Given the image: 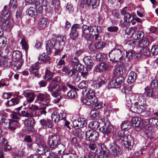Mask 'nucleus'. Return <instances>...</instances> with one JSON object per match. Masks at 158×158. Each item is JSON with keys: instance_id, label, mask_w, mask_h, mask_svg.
I'll use <instances>...</instances> for the list:
<instances>
[{"instance_id": "1", "label": "nucleus", "mask_w": 158, "mask_h": 158, "mask_svg": "<svg viewBox=\"0 0 158 158\" xmlns=\"http://www.w3.org/2000/svg\"><path fill=\"white\" fill-rule=\"evenodd\" d=\"M60 138L56 135H52L49 136L47 141V144L48 145L52 152L50 155L52 154V156L54 155H57L63 153L65 150L64 146L62 144L58 143Z\"/></svg>"}, {"instance_id": "2", "label": "nucleus", "mask_w": 158, "mask_h": 158, "mask_svg": "<svg viewBox=\"0 0 158 158\" xmlns=\"http://www.w3.org/2000/svg\"><path fill=\"white\" fill-rule=\"evenodd\" d=\"M6 6H4V10L1 15V20L3 29L7 32H10L13 26V21L12 20H8L10 16V13L6 9Z\"/></svg>"}, {"instance_id": "3", "label": "nucleus", "mask_w": 158, "mask_h": 158, "mask_svg": "<svg viewBox=\"0 0 158 158\" xmlns=\"http://www.w3.org/2000/svg\"><path fill=\"white\" fill-rule=\"evenodd\" d=\"M82 92L85 93L86 95L82 100L85 104L87 105H93L97 102V98L95 96V93L93 90L89 89H85V91L83 90Z\"/></svg>"}, {"instance_id": "4", "label": "nucleus", "mask_w": 158, "mask_h": 158, "mask_svg": "<svg viewBox=\"0 0 158 158\" xmlns=\"http://www.w3.org/2000/svg\"><path fill=\"white\" fill-rule=\"evenodd\" d=\"M48 91L50 92L52 95L56 98V99L54 100V102L57 103L60 101V94L59 93L60 90V87L58 84H50L48 86Z\"/></svg>"}, {"instance_id": "5", "label": "nucleus", "mask_w": 158, "mask_h": 158, "mask_svg": "<svg viewBox=\"0 0 158 158\" xmlns=\"http://www.w3.org/2000/svg\"><path fill=\"white\" fill-rule=\"evenodd\" d=\"M121 50L116 47H115L109 53V56L110 60L113 62H116L120 60L122 57Z\"/></svg>"}, {"instance_id": "6", "label": "nucleus", "mask_w": 158, "mask_h": 158, "mask_svg": "<svg viewBox=\"0 0 158 158\" xmlns=\"http://www.w3.org/2000/svg\"><path fill=\"white\" fill-rule=\"evenodd\" d=\"M82 36L87 40H90L94 31L92 26H88L83 24L82 27Z\"/></svg>"}, {"instance_id": "7", "label": "nucleus", "mask_w": 158, "mask_h": 158, "mask_svg": "<svg viewBox=\"0 0 158 158\" xmlns=\"http://www.w3.org/2000/svg\"><path fill=\"white\" fill-rule=\"evenodd\" d=\"M125 104L128 107H130L132 105L131 100L138 101V102L141 103L144 99L140 95L138 94H132L131 97L128 95L125 96Z\"/></svg>"}, {"instance_id": "8", "label": "nucleus", "mask_w": 158, "mask_h": 158, "mask_svg": "<svg viewBox=\"0 0 158 158\" xmlns=\"http://www.w3.org/2000/svg\"><path fill=\"white\" fill-rule=\"evenodd\" d=\"M63 42V44H64L63 38L61 37H56V39H52V41L49 40L48 41L46 44L47 52L48 54H50L52 52V49L54 48L55 45L57 42Z\"/></svg>"}, {"instance_id": "9", "label": "nucleus", "mask_w": 158, "mask_h": 158, "mask_svg": "<svg viewBox=\"0 0 158 158\" xmlns=\"http://www.w3.org/2000/svg\"><path fill=\"white\" fill-rule=\"evenodd\" d=\"M104 123L105 125L100 128L99 130L105 135V136L106 135L107 137H110L111 136V134L114 131L113 127L108 122L107 123L104 122Z\"/></svg>"}, {"instance_id": "10", "label": "nucleus", "mask_w": 158, "mask_h": 158, "mask_svg": "<svg viewBox=\"0 0 158 158\" xmlns=\"http://www.w3.org/2000/svg\"><path fill=\"white\" fill-rule=\"evenodd\" d=\"M124 82L123 77H120L116 79L112 77L111 80L109 82V85L112 88H118L123 84Z\"/></svg>"}, {"instance_id": "11", "label": "nucleus", "mask_w": 158, "mask_h": 158, "mask_svg": "<svg viewBox=\"0 0 158 158\" xmlns=\"http://www.w3.org/2000/svg\"><path fill=\"white\" fill-rule=\"evenodd\" d=\"M134 141L133 137L130 135H124L123 137L122 143H123L126 147L129 150L132 148Z\"/></svg>"}, {"instance_id": "12", "label": "nucleus", "mask_w": 158, "mask_h": 158, "mask_svg": "<svg viewBox=\"0 0 158 158\" xmlns=\"http://www.w3.org/2000/svg\"><path fill=\"white\" fill-rule=\"evenodd\" d=\"M117 144L114 143L109 145L110 152L111 155L114 157H118L122 153L121 149L117 146Z\"/></svg>"}, {"instance_id": "13", "label": "nucleus", "mask_w": 158, "mask_h": 158, "mask_svg": "<svg viewBox=\"0 0 158 158\" xmlns=\"http://www.w3.org/2000/svg\"><path fill=\"white\" fill-rule=\"evenodd\" d=\"M130 109L131 111L133 113L136 114H140L144 112L145 110V108L143 105L141 103L137 102H135L134 105L131 106Z\"/></svg>"}, {"instance_id": "14", "label": "nucleus", "mask_w": 158, "mask_h": 158, "mask_svg": "<svg viewBox=\"0 0 158 158\" xmlns=\"http://www.w3.org/2000/svg\"><path fill=\"white\" fill-rule=\"evenodd\" d=\"M99 133L96 131L89 130L86 131L85 136L87 139L93 142L97 140L99 137Z\"/></svg>"}, {"instance_id": "15", "label": "nucleus", "mask_w": 158, "mask_h": 158, "mask_svg": "<svg viewBox=\"0 0 158 158\" xmlns=\"http://www.w3.org/2000/svg\"><path fill=\"white\" fill-rule=\"evenodd\" d=\"M113 133L112 136V139L114 140V142L117 144H122L123 137V133H122V132L119 130L117 129L116 130L115 133Z\"/></svg>"}, {"instance_id": "16", "label": "nucleus", "mask_w": 158, "mask_h": 158, "mask_svg": "<svg viewBox=\"0 0 158 158\" xmlns=\"http://www.w3.org/2000/svg\"><path fill=\"white\" fill-rule=\"evenodd\" d=\"M111 63L107 64L106 63L103 62L99 63L95 67L96 71L99 73H101L104 71L108 70L109 68L112 67Z\"/></svg>"}, {"instance_id": "17", "label": "nucleus", "mask_w": 158, "mask_h": 158, "mask_svg": "<svg viewBox=\"0 0 158 158\" xmlns=\"http://www.w3.org/2000/svg\"><path fill=\"white\" fill-rule=\"evenodd\" d=\"M108 157V153L103 149H101L99 152V155L93 153L89 155L88 157L85 156L84 158H107Z\"/></svg>"}, {"instance_id": "18", "label": "nucleus", "mask_w": 158, "mask_h": 158, "mask_svg": "<svg viewBox=\"0 0 158 158\" xmlns=\"http://www.w3.org/2000/svg\"><path fill=\"white\" fill-rule=\"evenodd\" d=\"M81 2L86 6H89L91 5L93 8H96L99 5V0H81Z\"/></svg>"}, {"instance_id": "19", "label": "nucleus", "mask_w": 158, "mask_h": 158, "mask_svg": "<svg viewBox=\"0 0 158 158\" xmlns=\"http://www.w3.org/2000/svg\"><path fill=\"white\" fill-rule=\"evenodd\" d=\"M40 124L44 128H51L53 126L52 121L48 118L42 119L40 121Z\"/></svg>"}, {"instance_id": "20", "label": "nucleus", "mask_w": 158, "mask_h": 158, "mask_svg": "<svg viewBox=\"0 0 158 158\" xmlns=\"http://www.w3.org/2000/svg\"><path fill=\"white\" fill-rule=\"evenodd\" d=\"M23 95L26 97L27 101L29 103L32 102L34 100L35 96L31 90H26L23 92Z\"/></svg>"}, {"instance_id": "21", "label": "nucleus", "mask_w": 158, "mask_h": 158, "mask_svg": "<svg viewBox=\"0 0 158 158\" xmlns=\"http://www.w3.org/2000/svg\"><path fill=\"white\" fill-rule=\"evenodd\" d=\"M131 123L132 126L135 128L141 129L143 126L142 120L140 118L135 117L131 119Z\"/></svg>"}, {"instance_id": "22", "label": "nucleus", "mask_w": 158, "mask_h": 158, "mask_svg": "<svg viewBox=\"0 0 158 158\" xmlns=\"http://www.w3.org/2000/svg\"><path fill=\"white\" fill-rule=\"evenodd\" d=\"M39 62H37L33 64L30 69V71L31 74H33L34 76L39 77L38 70L39 69Z\"/></svg>"}, {"instance_id": "23", "label": "nucleus", "mask_w": 158, "mask_h": 158, "mask_svg": "<svg viewBox=\"0 0 158 158\" xmlns=\"http://www.w3.org/2000/svg\"><path fill=\"white\" fill-rule=\"evenodd\" d=\"M48 23V20L46 18H40L38 21V28L40 30L44 29L46 27Z\"/></svg>"}, {"instance_id": "24", "label": "nucleus", "mask_w": 158, "mask_h": 158, "mask_svg": "<svg viewBox=\"0 0 158 158\" xmlns=\"http://www.w3.org/2000/svg\"><path fill=\"white\" fill-rule=\"evenodd\" d=\"M11 65V61L8 58L4 57L0 60V66L2 67L8 68Z\"/></svg>"}, {"instance_id": "25", "label": "nucleus", "mask_w": 158, "mask_h": 158, "mask_svg": "<svg viewBox=\"0 0 158 158\" xmlns=\"http://www.w3.org/2000/svg\"><path fill=\"white\" fill-rule=\"evenodd\" d=\"M84 63L87 65L86 68L90 69L91 68L94 64L93 59L90 56L85 57L83 59Z\"/></svg>"}, {"instance_id": "26", "label": "nucleus", "mask_w": 158, "mask_h": 158, "mask_svg": "<svg viewBox=\"0 0 158 158\" xmlns=\"http://www.w3.org/2000/svg\"><path fill=\"white\" fill-rule=\"evenodd\" d=\"M22 57L21 52L18 51H13L12 54V60L15 62L19 61Z\"/></svg>"}, {"instance_id": "27", "label": "nucleus", "mask_w": 158, "mask_h": 158, "mask_svg": "<svg viewBox=\"0 0 158 158\" xmlns=\"http://www.w3.org/2000/svg\"><path fill=\"white\" fill-rule=\"evenodd\" d=\"M48 150V148L45 145H41L38 146L36 150L38 155H44Z\"/></svg>"}, {"instance_id": "28", "label": "nucleus", "mask_w": 158, "mask_h": 158, "mask_svg": "<svg viewBox=\"0 0 158 158\" xmlns=\"http://www.w3.org/2000/svg\"><path fill=\"white\" fill-rule=\"evenodd\" d=\"M149 43V41L147 38H143L140 42H138V47L141 49L146 48L148 45Z\"/></svg>"}, {"instance_id": "29", "label": "nucleus", "mask_w": 158, "mask_h": 158, "mask_svg": "<svg viewBox=\"0 0 158 158\" xmlns=\"http://www.w3.org/2000/svg\"><path fill=\"white\" fill-rule=\"evenodd\" d=\"M136 74L135 72L133 71L131 72L128 75L127 82L129 84L133 83L136 80Z\"/></svg>"}, {"instance_id": "30", "label": "nucleus", "mask_w": 158, "mask_h": 158, "mask_svg": "<svg viewBox=\"0 0 158 158\" xmlns=\"http://www.w3.org/2000/svg\"><path fill=\"white\" fill-rule=\"evenodd\" d=\"M27 14L31 17L35 18L37 15L36 9L32 7H30L27 10Z\"/></svg>"}, {"instance_id": "31", "label": "nucleus", "mask_w": 158, "mask_h": 158, "mask_svg": "<svg viewBox=\"0 0 158 158\" xmlns=\"http://www.w3.org/2000/svg\"><path fill=\"white\" fill-rule=\"evenodd\" d=\"M67 74L68 76L69 77L74 78L75 77H77L78 75L77 70L75 68H72L69 70Z\"/></svg>"}, {"instance_id": "32", "label": "nucleus", "mask_w": 158, "mask_h": 158, "mask_svg": "<svg viewBox=\"0 0 158 158\" xmlns=\"http://www.w3.org/2000/svg\"><path fill=\"white\" fill-rule=\"evenodd\" d=\"M39 60L41 61V63H44L46 62H48L49 63H50L49 61L50 58L49 56L46 55L45 53H43L38 58Z\"/></svg>"}, {"instance_id": "33", "label": "nucleus", "mask_w": 158, "mask_h": 158, "mask_svg": "<svg viewBox=\"0 0 158 158\" xmlns=\"http://www.w3.org/2000/svg\"><path fill=\"white\" fill-rule=\"evenodd\" d=\"M18 123V121L17 120H14L12 119H10L9 122V128L12 130H15Z\"/></svg>"}, {"instance_id": "34", "label": "nucleus", "mask_w": 158, "mask_h": 158, "mask_svg": "<svg viewBox=\"0 0 158 158\" xmlns=\"http://www.w3.org/2000/svg\"><path fill=\"white\" fill-rule=\"evenodd\" d=\"M19 97H17L11 99L10 100L7 102V104L10 106H12L19 104L20 102Z\"/></svg>"}, {"instance_id": "35", "label": "nucleus", "mask_w": 158, "mask_h": 158, "mask_svg": "<svg viewBox=\"0 0 158 158\" xmlns=\"http://www.w3.org/2000/svg\"><path fill=\"white\" fill-rule=\"evenodd\" d=\"M22 10L19 8L17 9L16 13V20L18 22V24H19L21 21V18L22 16Z\"/></svg>"}, {"instance_id": "36", "label": "nucleus", "mask_w": 158, "mask_h": 158, "mask_svg": "<svg viewBox=\"0 0 158 158\" xmlns=\"http://www.w3.org/2000/svg\"><path fill=\"white\" fill-rule=\"evenodd\" d=\"M145 93L147 96L154 98L156 97L155 94L153 92L152 90L148 87H146L145 88Z\"/></svg>"}, {"instance_id": "37", "label": "nucleus", "mask_w": 158, "mask_h": 158, "mask_svg": "<svg viewBox=\"0 0 158 158\" xmlns=\"http://www.w3.org/2000/svg\"><path fill=\"white\" fill-rule=\"evenodd\" d=\"M100 123L97 121H92L89 124V127L92 129H98L99 127Z\"/></svg>"}, {"instance_id": "38", "label": "nucleus", "mask_w": 158, "mask_h": 158, "mask_svg": "<svg viewBox=\"0 0 158 158\" xmlns=\"http://www.w3.org/2000/svg\"><path fill=\"white\" fill-rule=\"evenodd\" d=\"M96 58L99 61H104L106 59V56L105 54L101 53L97 54Z\"/></svg>"}, {"instance_id": "39", "label": "nucleus", "mask_w": 158, "mask_h": 158, "mask_svg": "<svg viewBox=\"0 0 158 158\" xmlns=\"http://www.w3.org/2000/svg\"><path fill=\"white\" fill-rule=\"evenodd\" d=\"M150 125L152 126L158 127V119L154 118H150L147 119Z\"/></svg>"}, {"instance_id": "40", "label": "nucleus", "mask_w": 158, "mask_h": 158, "mask_svg": "<svg viewBox=\"0 0 158 158\" xmlns=\"http://www.w3.org/2000/svg\"><path fill=\"white\" fill-rule=\"evenodd\" d=\"M137 27L135 26L134 27L127 28L126 30V33L130 35H132L134 33L137 29Z\"/></svg>"}, {"instance_id": "41", "label": "nucleus", "mask_w": 158, "mask_h": 158, "mask_svg": "<svg viewBox=\"0 0 158 158\" xmlns=\"http://www.w3.org/2000/svg\"><path fill=\"white\" fill-rule=\"evenodd\" d=\"M53 73L49 70H47L45 72V73L44 78L46 81H48L51 79L53 77Z\"/></svg>"}, {"instance_id": "42", "label": "nucleus", "mask_w": 158, "mask_h": 158, "mask_svg": "<svg viewBox=\"0 0 158 158\" xmlns=\"http://www.w3.org/2000/svg\"><path fill=\"white\" fill-rule=\"evenodd\" d=\"M47 97V98L46 99V102L49 100V94H44L40 93L38 94L37 98V99L38 100L41 101V102H42V100H43V98L44 97Z\"/></svg>"}, {"instance_id": "43", "label": "nucleus", "mask_w": 158, "mask_h": 158, "mask_svg": "<svg viewBox=\"0 0 158 158\" xmlns=\"http://www.w3.org/2000/svg\"><path fill=\"white\" fill-rule=\"evenodd\" d=\"M121 127L122 130H128L131 127L129 125V123L128 122L125 121L122 123L121 124Z\"/></svg>"}, {"instance_id": "44", "label": "nucleus", "mask_w": 158, "mask_h": 158, "mask_svg": "<svg viewBox=\"0 0 158 158\" xmlns=\"http://www.w3.org/2000/svg\"><path fill=\"white\" fill-rule=\"evenodd\" d=\"M18 6V3L16 0H10L9 4V7L10 8L14 9H16Z\"/></svg>"}, {"instance_id": "45", "label": "nucleus", "mask_w": 158, "mask_h": 158, "mask_svg": "<svg viewBox=\"0 0 158 158\" xmlns=\"http://www.w3.org/2000/svg\"><path fill=\"white\" fill-rule=\"evenodd\" d=\"M67 95L70 98H74L77 96V94L75 90L71 89L67 93Z\"/></svg>"}, {"instance_id": "46", "label": "nucleus", "mask_w": 158, "mask_h": 158, "mask_svg": "<svg viewBox=\"0 0 158 158\" xmlns=\"http://www.w3.org/2000/svg\"><path fill=\"white\" fill-rule=\"evenodd\" d=\"M20 43L23 48L25 50L26 52L27 53L28 49V45L27 42L24 39H23Z\"/></svg>"}, {"instance_id": "47", "label": "nucleus", "mask_w": 158, "mask_h": 158, "mask_svg": "<svg viewBox=\"0 0 158 158\" xmlns=\"http://www.w3.org/2000/svg\"><path fill=\"white\" fill-rule=\"evenodd\" d=\"M60 43H63V42H57L56 44V45H55L54 46V48L55 50V51L54 52V54L56 55L59 54L61 50L60 49Z\"/></svg>"}, {"instance_id": "48", "label": "nucleus", "mask_w": 158, "mask_h": 158, "mask_svg": "<svg viewBox=\"0 0 158 158\" xmlns=\"http://www.w3.org/2000/svg\"><path fill=\"white\" fill-rule=\"evenodd\" d=\"M20 117H31L32 115L30 113H28L27 111L25 110H22L20 112V113L19 114Z\"/></svg>"}, {"instance_id": "49", "label": "nucleus", "mask_w": 158, "mask_h": 158, "mask_svg": "<svg viewBox=\"0 0 158 158\" xmlns=\"http://www.w3.org/2000/svg\"><path fill=\"white\" fill-rule=\"evenodd\" d=\"M106 44L103 42L98 41L96 43L95 47L97 49H102L106 46Z\"/></svg>"}, {"instance_id": "50", "label": "nucleus", "mask_w": 158, "mask_h": 158, "mask_svg": "<svg viewBox=\"0 0 158 158\" xmlns=\"http://www.w3.org/2000/svg\"><path fill=\"white\" fill-rule=\"evenodd\" d=\"M51 117L52 120H53L55 123L58 122L60 120V115L56 112H53L51 115Z\"/></svg>"}, {"instance_id": "51", "label": "nucleus", "mask_w": 158, "mask_h": 158, "mask_svg": "<svg viewBox=\"0 0 158 158\" xmlns=\"http://www.w3.org/2000/svg\"><path fill=\"white\" fill-rule=\"evenodd\" d=\"M78 34V31H75L71 30L69 34L70 37L73 40H76Z\"/></svg>"}, {"instance_id": "52", "label": "nucleus", "mask_w": 158, "mask_h": 158, "mask_svg": "<svg viewBox=\"0 0 158 158\" xmlns=\"http://www.w3.org/2000/svg\"><path fill=\"white\" fill-rule=\"evenodd\" d=\"M140 51L142 55H143L148 56L150 54V50L146 48L141 49Z\"/></svg>"}, {"instance_id": "53", "label": "nucleus", "mask_w": 158, "mask_h": 158, "mask_svg": "<svg viewBox=\"0 0 158 158\" xmlns=\"http://www.w3.org/2000/svg\"><path fill=\"white\" fill-rule=\"evenodd\" d=\"M151 52L153 56L157 55L158 54V46H153L151 49Z\"/></svg>"}, {"instance_id": "54", "label": "nucleus", "mask_w": 158, "mask_h": 158, "mask_svg": "<svg viewBox=\"0 0 158 158\" xmlns=\"http://www.w3.org/2000/svg\"><path fill=\"white\" fill-rule=\"evenodd\" d=\"M60 89L59 93L60 94V97L62 95H64L65 93L68 90V88L65 85H62L61 87H60Z\"/></svg>"}, {"instance_id": "55", "label": "nucleus", "mask_w": 158, "mask_h": 158, "mask_svg": "<svg viewBox=\"0 0 158 158\" xmlns=\"http://www.w3.org/2000/svg\"><path fill=\"white\" fill-rule=\"evenodd\" d=\"M131 37V36H130L129 37V39H129L127 40V43L131 45H133L134 46L138 45V42L136 41L135 39H131V38H130Z\"/></svg>"}, {"instance_id": "56", "label": "nucleus", "mask_w": 158, "mask_h": 158, "mask_svg": "<svg viewBox=\"0 0 158 158\" xmlns=\"http://www.w3.org/2000/svg\"><path fill=\"white\" fill-rule=\"evenodd\" d=\"M131 90V86H125L122 89V93L126 94H128Z\"/></svg>"}, {"instance_id": "57", "label": "nucleus", "mask_w": 158, "mask_h": 158, "mask_svg": "<svg viewBox=\"0 0 158 158\" xmlns=\"http://www.w3.org/2000/svg\"><path fill=\"white\" fill-rule=\"evenodd\" d=\"M133 19V18L131 17L130 14L127 13L125 15L124 19L126 22L129 23L131 22Z\"/></svg>"}, {"instance_id": "58", "label": "nucleus", "mask_w": 158, "mask_h": 158, "mask_svg": "<svg viewBox=\"0 0 158 158\" xmlns=\"http://www.w3.org/2000/svg\"><path fill=\"white\" fill-rule=\"evenodd\" d=\"M79 121H80V124L81 125V126H80V128L86 127L87 126V122L85 118H80Z\"/></svg>"}, {"instance_id": "59", "label": "nucleus", "mask_w": 158, "mask_h": 158, "mask_svg": "<svg viewBox=\"0 0 158 158\" xmlns=\"http://www.w3.org/2000/svg\"><path fill=\"white\" fill-rule=\"evenodd\" d=\"M75 135L78 137L80 138L84 135V133L81 129L78 128L75 132Z\"/></svg>"}, {"instance_id": "60", "label": "nucleus", "mask_w": 158, "mask_h": 158, "mask_svg": "<svg viewBox=\"0 0 158 158\" xmlns=\"http://www.w3.org/2000/svg\"><path fill=\"white\" fill-rule=\"evenodd\" d=\"M6 40L4 38H0V48H4L6 45Z\"/></svg>"}, {"instance_id": "61", "label": "nucleus", "mask_w": 158, "mask_h": 158, "mask_svg": "<svg viewBox=\"0 0 158 158\" xmlns=\"http://www.w3.org/2000/svg\"><path fill=\"white\" fill-rule=\"evenodd\" d=\"M134 53L132 50H129L128 52H126V56L127 58L129 59L130 60L134 58Z\"/></svg>"}, {"instance_id": "62", "label": "nucleus", "mask_w": 158, "mask_h": 158, "mask_svg": "<svg viewBox=\"0 0 158 158\" xmlns=\"http://www.w3.org/2000/svg\"><path fill=\"white\" fill-rule=\"evenodd\" d=\"M118 30V27L116 26H110L107 28L108 31L112 32H117Z\"/></svg>"}, {"instance_id": "63", "label": "nucleus", "mask_w": 158, "mask_h": 158, "mask_svg": "<svg viewBox=\"0 0 158 158\" xmlns=\"http://www.w3.org/2000/svg\"><path fill=\"white\" fill-rule=\"evenodd\" d=\"M105 84V81H104L102 80L99 81L97 83L94 84V88L96 89L104 85Z\"/></svg>"}, {"instance_id": "64", "label": "nucleus", "mask_w": 158, "mask_h": 158, "mask_svg": "<svg viewBox=\"0 0 158 158\" xmlns=\"http://www.w3.org/2000/svg\"><path fill=\"white\" fill-rule=\"evenodd\" d=\"M144 36V33L142 31H139L136 35V39L138 40L143 39Z\"/></svg>"}]
</instances>
